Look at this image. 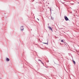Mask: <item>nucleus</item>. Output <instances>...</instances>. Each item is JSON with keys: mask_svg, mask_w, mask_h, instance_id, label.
<instances>
[{"mask_svg": "<svg viewBox=\"0 0 79 79\" xmlns=\"http://www.w3.org/2000/svg\"><path fill=\"white\" fill-rule=\"evenodd\" d=\"M64 18L66 21H68V20H69V19H68V18L66 16H64Z\"/></svg>", "mask_w": 79, "mask_h": 79, "instance_id": "obj_1", "label": "nucleus"}, {"mask_svg": "<svg viewBox=\"0 0 79 79\" xmlns=\"http://www.w3.org/2000/svg\"><path fill=\"white\" fill-rule=\"evenodd\" d=\"M48 28H49L50 30H51V31H52V28L50 27H48Z\"/></svg>", "mask_w": 79, "mask_h": 79, "instance_id": "obj_2", "label": "nucleus"}, {"mask_svg": "<svg viewBox=\"0 0 79 79\" xmlns=\"http://www.w3.org/2000/svg\"><path fill=\"white\" fill-rule=\"evenodd\" d=\"M6 61H10V59L8 58H6Z\"/></svg>", "mask_w": 79, "mask_h": 79, "instance_id": "obj_3", "label": "nucleus"}, {"mask_svg": "<svg viewBox=\"0 0 79 79\" xmlns=\"http://www.w3.org/2000/svg\"><path fill=\"white\" fill-rule=\"evenodd\" d=\"M73 62L75 64H76V62L75 61H74V60H73Z\"/></svg>", "mask_w": 79, "mask_h": 79, "instance_id": "obj_4", "label": "nucleus"}, {"mask_svg": "<svg viewBox=\"0 0 79 79\" xmlns=\"http://www.w3.org/2000/svg\"><path fill=\"white\" fill-rule=\"evenodd\" d=\"M61 42H64V41L63 40H61Z\"/></svg>", "mask_w": 79, "mask_h": 79, "instance_id": "obj_5", "label": "nucleus"}, {"mask_svg": "<svg viewBox=\"0 0 79 79\" xmlns=\"http://www.w3.org/2000/svg\"><path fill=\"white\" fill-rule=\"evenodd\" d=\"M43 44H47V45H48V43H43Z\"/></svg>", "mask_w": 79, "mask_h": 79, "instance_id": "obj_6", "label": "nucleus"}, {"mask_svg": "<svg viewBox=\"0 0 79 79\" xmlns=\"http://www.w3.org/2000/svg\"><path fill=\"white\" fill-rule=\"evenodd\" d=\"M40 61L41 62V63H42V64H43V65H44V63L42 62V61L41 60H40Z\"/></svg>", "mask_w": 79, "mask_h": 79, "instance_id": "obj_7", "label": "nucleus"}]
</instances>
